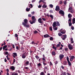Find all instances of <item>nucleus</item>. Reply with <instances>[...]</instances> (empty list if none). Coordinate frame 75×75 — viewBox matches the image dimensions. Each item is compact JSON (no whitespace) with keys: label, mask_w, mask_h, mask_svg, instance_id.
Listing matches in <instances>:
<instances>
[{"label":"nucleus","mask_w":75,"mask_h":75,"mask_svg":"<svg viewBox=\"0 0 75 75\" xmlns=\"http://www.w3.org/2000/svg\"><path fill=\"white\" fill-rule=\"evenodd\" d=\"M28 20L26 19H24V22L22 23V25L25 27L26 28H29L30 27V25L28 24Z\"/></svg>","instance_id":"obj_1"},{"label":"nucleus","mask_w":75,"mask_h":75,"mask_svg":"<svg viewBox=\"0 0 75 75\" xmlns=\"http://www.w3.org/2000/svg\"><path fill=\"white\" fill-rule=\"evenodd\" d=\"M32 21H31V20H30L29 21V23H30L31 24H34V23H35V21H36V19L35 16H33L32 17Z\"/></svg>","instance_id":"obj_2"},{"label":"nucleus","mask_w":75,"mask_h":75,"mask_svg":"<svg viewBox=\"0 0 75 75\" xmlns=\"http://www.w3.org/2000/svg\"><path fill=\"white\" fill-rule=\"evenodd\" d=\"M59 13L60 15H61L62 16H64V11L62 10H60L59 11Z\"/></svg>","instance_id":"obj_3"},{"label":"nucleus","mask_w":75,"mask_h":75,"mask_svg":"<svg viewBox=\"0 0 75 75\" xmlns=\"http://www.w3.org/2000/svg\"><path fill=\"white\" fill-rule=\"evenodd\" d=\"M64 55H63V54H59V60L60 61H62V59H63V58H64Z\"/></svg>","instance_id":"obj_4"},{"label":"nucleus","mask_w":75,"mask_h":75,"mask_svg":"<svg viewBox=\"0 0 75 75\" xmlns=\"http://www.w3.org/2000/svg\"><path fill=\"white\" fill-rule=\"evenodd\" d=\"M68 10L70 13H74V10H73V9H72V8L71 7L69 8Z\"/></svg>","instance_id":"obj_5"},{"label":"nucleus","mask_w":75,"mask_h":75,"mask_svg":"<svg viewBox=\"0 0 75 75\" xmlns=\"http://www.w3.org/2000/svg\"><path fill=\"white\" fill-rule=\"evenodd\" d=\"M38 21L39 23H41V25H42V24H43V21H42V19L41 18H39L38 20Z\"/></svg>","instance_id":"obj_6"},{"label":"nucleus","mask_w":75,"mask_h":75,"mask_svg":"<svg viewBox=\"0 0 75 75\" xmlns=\"http://www.w3.org/2000/svg\"><path fill=\"white\" fill-rule=\"evenodd\" d=\"M55 11H59L60 10V8H59V6H57L56 7V8L55 9Z\"/></svg>","instance_id":"obj_7"},{"label":"nucleus","mask_w":75,"mask_h":75,"mask_svg":"<svg viewBox=\"0 0 75 75\" xmlns=\"http://www.w3.org/2000/svg\"><path fill=\"white\" fill-rule=\"evenodd\" d=\"M68 47L69 48V50H72L73 49V47H72V45L70 44H69L68 45Z\"/></svg>","instance_id":"obj_8"},{"label":"nucleus","mask_w":75,"mask_h":75,"mask_svg":"<svg viewBox=\"0 0 75 75\" xmlns=\"http://www.w3.org/2000/svg\"><path fill=\"white\" fill-rule=\"evenodd\" d=\"M52 25L53 26V28H55V27H56L57 26V22L56 21H54L52 24Z\"/></svg>","instance_id":"obj_9"},{"label":"nucleus","mask_w":75,"mask_h":75,"mask_svg":"<svg viewBox=\"0 0 75 75\" xmlns=\"http://www.w3.org/2000/svg\"><path fill=\"white\" fill-rule=\"evenodd\" d=\"M10 69H11L12 71H14L15 70V67L13 66H12L10 68Z\"/></svg>","instance_id":"obj_10"},{"label":"nucleus","mask_w":75,"mask_h":75,"mask_svg":"<svg viewBox=\"0 0 75 75\" xmlns=\"http://www.w3.org/2000/svg\"><path fill=\"white\" fill-rule=\"evenodd\" d=\"M26 64L25 65V66H27V65H29V62L27 60L26 61V63H25Z\"/></svg>","instance_id":"obj_11"},{"label":"nucleus","mask_w":75,"mask_h":75,"mask_svg":"<svg viewBox=\"0 0 75 75\" xmlns=\"http://www.w3.org/2000/svg\"><path fill=\"white\" fill-rule=\"evenodd\" d=\"M44 38H48V37H50V35L48 34L45 35H44Z\"/></svg>","instance_id":"obj_12"},{"label":"nucleus","mask_w":75,"mask_h":75,"mask_svg":"<svg viewBox=\"0 0 75 75\" xmlns=\"http://www.w3.org/2000/svg\"><path fill=\"white\" fill-rule=\"evenodd\" d=\"M63 64L64 65H66L67 64V61H65L63 62Z\"/></svg>","instance_id":"obj_13"},{"label":"nucleus","mask_w":75,"mask_h":75,"mask_svg":"<svg viewBox=\"0 0 75 75\" xmlns=\"http://www.w3.org/2000/svg\"><path fill=\"white\" fill-rule=\"evenodd\" d=\"M52 55H54V56L56 55V53H55V51H53V52H52Z\"/></svg>","instance_id":"obj_14"},{"label":"nucleus","mask_w":75,"mask_h":75,"mask_svg":"<svg viewBox=\"0 0 75 75\" xmlns=\"http://www.w3.org/2000/svg\"><path fill=\"white\" fill-rule=\"evenodd\" d=\"M72 15H71V14L69 13L68 15V18H71V17H72Z\"/></svg>","instance_id":"obj_15"},{"label":"nucleus","mask_w":75,"mask_h":75,"mask_svg":"<svg viewBox=\"0 0 75 75\" xmlns=\"http://www.w3.org/2000/svg\"><path fill=\"white\" fill-rule=\"evenodd\" d=\"M72 24H75V18H73L72 19Z\"/></svg>","instance_id":"obj_16"},{"label":"nucleus","mask_w":75,"mask_h":75,"mask_svg":"<svg viewBox=\"0 0 75 75\" xmlns=\"http://www.w3.org/2000/svg\"><path fill=\"white\" fill-rule=\"evenodd\" d=\"M11 75H18V73H16L15 72H13L12 73Z\"/></svg>","instance_id":"obj_17"},{"label":"nucleus","mask_w":75,"mask_h":75,"mask_svg":"<svg viewBox=\"0 0 75 75\" xmlns=\"http://www.w3.org/2000/svg\"><path fill=\"white\" fill-rule=\"evenodd\" d=\"M70 41H71V42L73 43L74 42V41L73 40V38H71L70 39Z\"/></svg>","instance_id":"obj_18"},{"label":"nucleus","mask_w":75,"mask_h":75,"mask_svg":"<svg viewBox=\"0 0 75 75\" xmlns=\"http://www.w3.org/2000/svg\"><path fill=\"white\" fill-rule=\"evenodd\" d=\"M52 48H53V49H54V50H55L56 51L57 50V47H55V45H53V47H52Z\"/></svg>","instance_id":"obj_19"},{"label":"nucleus","mask_w":75,"mask_h":75,"mask_svg":"<svg viewBox=\"0 0 75 75\" xmlns=\"http://www.w3.org/2000/svg\"><path fill=\"white\" fill-rule=\"evenodd\" d=\"M68 62L69 65L70 67L71 66V62L69 61V62Z\"/></svg>","instance_id":"obj_20"},{"label":"nucleus","mask_w":75,"mask_h":75,"mask_svg":"<svg viewBox=\"0 0 75 75\" xmlns=\"http://www.w3.org/2000/svg\"><path fill=\"white\" fill-rule=\"evenodd\" d=\"M7 47V45H5L3 46V50H4L5 48H6V47Z\"/></svg>","instance_id":"obj_21"},{"label":"nucleus","mask_w":75,"mask_h":75,"mask_svg":"<svg viewBox=\"0 0 75 75\" xmlns=\"http://www.w3.org/2000/svg\"><path fill=\"white\" fill-rule=\"evenodd\" d=\"M26 10L28 12L29 11H30V8H27Z\"/></svg>","instance_id":"obj_22"},{"label":"nucleus","mask_w":75,"mask_h":75,"mask_svg":"<svg viewBox=\"0 0 75 75\" xmlns=\"http://www.w3.org/2000/svg\"><path fill=\"white\" fill-rule=\"evenodd\" d=\"M50 17H51L52 19H53L54 18V16L52 15H50L49 16Z\"/></svg>","instance_id":"obj_23"},{"label":"nucleus","mask_w":75,"mask_h":75,"mask_svg":"<svg viewBox=\"0 0 75 75\" xmlns=\"http://www.w3.org/2000/svg\"><path fill=\"white\" fill-rule=\"evenodd\" d=\"M40 75H45V73H44V72H42L40 74Z\"/></svg>","instance_id":"obj_24"},{"label":"nucleus","mask_w":75,"mask_h":75,"mask_svg":"<svg viewBox=\"0 0 75 75\" xmlns=\"http://www.w3.org/2000/svg\"><path fill=\"white\" fill-rule=\"evenodd\" d=\"M56 22H57L56 24L57 25V26H59L60 25V24L59 23V22L57 21Z\"/></svg>","instance_id":"obj_25"},{"label":"nucleus","mask_w":75,"mask_h":75,"mask_svg":"<svg viewBox=\"0 0 75 75\" xmlns=\"http://www.w3.org/2000/svg\"><path fill=\"white\" fill-rule=\"evenodd\" d=\"M58 35L59 36V37H61V36H62V34H61V33H60V32H59L58 33Z\"/></svg>","instance_id":"obj_26"},{"label":"nucleus","mask_w":75,"mask_h":75,"mask_svg":"<svg viewBox=\"0 0 75 75\" xmlns=\"http://www.w3.org/2000/svg\"><path fill=\"white\" fill-rule=\"evenodd\" d=\"M35 58H36L37 59V60H38V58H39V57L37 55H36V56H35Z\"/></svg>","instance_id":"obj_27"},{"label":"nucleus","mask_w":75,"mask_h":75,"mask_svg":"<svg viewBox=\"0 0 75 75\" xmlns=\"http://www.w3.org/2000/svg\"><path fill=\"white\" fill-rule=\"evenodd\" d=\"M70 58H71V59H74V58H75V56H71Z\"/></svg>","instance_id":"obj_28"},{"label":"nucleus","mask_w":75,"mask_h":75,"mask_svg":"<svg viewBox=\"0 0 75 75\" xmlns=\"http://www.w3.org/2000/svg\"><path fill=\"white\" fill-rule=\"evenodd\" d=\"M33 33L34 34H37L38 33V31L37 30H35V31H33Z\"/></svg>","instance_id":"obj_29"},{"label":"nucleus","mask_w":75,"mask_h":75,"mask_svg":"<svg viewBox=\"0 0 75 75\" xmlns=\"http://www.w3.org/2000/svg\"><path fill=\"white\" fill-rule=\"evenodd\" d=\"M42 7L43 8H46V7H47V6H46L45 4L42 6Z\"/></svg>","instance_id":"obj_30"},{"label":"nucleus","mask_w":75,"mask_h":75,"mask_svg":"<svg viewBox=\"0 0 75 75\" xmlns=\"http://www.w3.org/2000/svg\"><path fill=\"white\" fill-rule=\"evenodd\" d=\"M67 1L66 0H65L64 1V5H66V4H67Z\"/></svg>","instance_id":"obj_31"},{"label":"nucleus","mask_w":75,"mask_h":75,"mask_svg":"<svg viewBox=\"0 0 75 75\" xmlns=\"http://www.w3.org/2000/svg\"><path fill=\"white\" fill-rule=\"evenodd\" d=\"M49 6L50 8H53V5H52V4H50L49 5Z\"/></svg>","instance_id":"obj_32"},{"label":"nucleus","mask_w":75,"mask_h":75,"mask_svg":"<svg viewBox=\"0 0 75 75\" xmlns=\"http://www.w3.org/2000/svg\"><path fill=\"white\" fill-rule=\"evenodd\" d=\"M30 44H35V42L32 41L31 42V43H30Z\"/></svg>","instance_id":"obj_33"},{"label":"nucleus","mask_w":75,"mask_h":75,"mask_svg":"<svg viewBox=\"0 0 75 75\" xmlns=\"http://www.w3.org/2000/svg\"><path fill=\"white\" fill-rule=\"evenodd\" d=\"M37 65L38 67H40V66L41 65V64L40 63H38V64Z\"/></svg>","instance_id":"obj_34"},{"label":"nucleus","mask_w":75,"mask_h":75,"mask_svg":"<svg viewBox=\"0 0 75 75\" xmlns=\"http://www.w3.org/2000/svg\"><path fill=\"white\" fill-rule=\"evenodd\" d=\"M60 75H66V73H65V72H64L61 74Z\"/></svg>","instance_id":"obj_35"},{"label":"nucleus","mask_w":75,"mask_h":75,"mask_svg":"<svg viewBox=\"0 0 75 75\" xmlns=\"http://www.w3.org/2000/svg\"><path fill=\"white\" fill-rule=\"evenodd\" d=\"M50 30V31H52V27H50L49 28Z\"/></svg>","instance_id":"obj_36"},{"label":"nucleus","mask_w":75,"mask_h":75,"mask_svg":"<svg viewBox=\"0 0 75 75\" xmlns=\"http://www.w3.org/2000/svg\"><path fill=\"white\" fill-rule=\"evenodd\" d=\"M50 41H53V38L52 37H51L50 38Z\"/></svg>","instance_id":"obj_37"},{"label":"nucleus","mask_w":75,"mask_h":75,"mask_svg":"<svg viewBox=\"0 0 75 75\" xmlns=\"http://www.w3.org/2000/svg\"><path fill=\"white\" fill-rule=\"evenodd\" d=\"M46 59V57H42V61H45Z\"/></svg>","instance_id":"obj_38"},{"label":"nucleus","mask_w":75,"mask_h":75,"mask_svg":"<svg viewBox=\"0 0 75 75\" xmlns=\"http://www.w3.org/2000/svg\"><path fill=\"white\" fill-rule=\"evenodd\" d=\"M29 7H30V8H32V7H33V5H32V4H30L29 6Z\"/></svg>","instance_id":"obj_39"},{"label":"nucleus","mask_w":75,"mask_h":75,"mask_svg":"<svg viewBox=\"0 0 75 75\" xmlns=\"http://www.w3.org/2000/svg\"><path fill=\"white\" fill-rule=\"evenodd\" d=\"M13 55L16 56V57H17V53H13Z\"/></svg>","instance_id":"obj_40"},{"label":"nucleus","mask_w":75,"mask_h":75,"mask_svg":"<svg viewBox=\"0 0 75 75\" xmlns=\"http://www.w3.org/2000/svg\"><path fill=\"white\" fill-rule=\"evenodd\" d=\"M33 63L32 62H30V63L29 64V65H30L31 67H32V66H33Z\"/></svg>","instance_id":"obj_41"},{"label":"nucleus","mask_w":75,"mask_h":75,"mask_svg":"<svg viewBox=\"0 0 75 75\" xmlns=\"http://www.w3.org/2000/svg\"><path fill=\"white\" fill-rule=\"evenodd\" d=\"M45 70H46V71H48V68L47 67H46L44 68Z\"/></svg>","instance_id":"obj_42"},{"label":"nucleus","mask_w":75,"mask_h":75,"mask_svg":"<svg viewBox=\"0 0 75 75\" xmlns=\"http://www.w3.org/2000/svg\"><path fill=\"white\" fill-rule=\"evenodd\" d=\"M22 57L23 59L25 58V55H22Z\"/></svg>","instance_id":"obj_43"},{"label":"nucleus","mask_w":75,"mask_h":75,"mask_svg":"<svg viewBox=\"0 0 75 75\" xmlns=\"http://www.w3.org/2000/svg\"><path fill=\"white\" fill-rule=\"evenodd\" d=\"M60 33H62V34H65V31H61Z\"/></svg>","instance_id":"obj_44"},{"label":"nucleus","mask_w":75,"mask_h":75,"mask_svg":"<svg viewBox=\"0 0 75 75\" xmlns=\"http://www.w3.org/2000/svg\"><path fill=\"white\" fill-rule=\"evenodd\" d=\"M6 52L5 54H4V55H7V54H8V52H7V51H5Z\"/></svg>","instance_id":"obj_45"},{"label":"nucleus","mask_w":75,"mask_h":75,"mask_svg":"<svg viewBox=\"0 0 75 75\" xmlns=\"http://www.w3.org/2000/svg\"><path fill=\"white\" fill-rule=\"evenodd\" d=\"M15 37H16L17 38H18V35H17V34L16 33L15 34Z\"/></svg>","instance_id":"obj_46"},{"label":"nucleus","mask_w":75,"mask_h":75,"mask_svg":"<svg viewBox=\"0 0 75 75\" xmlns=\"http://www.w3.org/2000/svg\"><path fill=\"white\" fill-rule=\"evenodd\" d=\"M67 62L69 61V58H68V57H67Z\"/></svg>","instance_id":"obj_47"},{"label":"nucleus","mask_w":75,"mask_h":75,"mask_svg":"<svg viewBox=\"0 0 75 75\" xmlns=\"http://www.w3.org/2000/svg\"><path fill=\"white\" fill-rule=\"evenodd\" d=\"M50 65L51 66H52V65H53V64H52V63L51 62H50Z\"/></svg>","instance_id":"obj_48"},{"label":"nucleus","mask_w":75,"mask_h":75,"mask_svg":"<svg viewBox=\"0 0 75 75\" xmlns=\"http://www.w3.org/2000/svg\"><path fill=\"white\" fill-rule=\"evenodd\" d=\"M71 20H72V18H70L68 20V21H69V22H71Z\"/></svg>","instance_id":"obj_49"},{"label":"nucleus","mask_w":75,"mask_h":75,"mask_svg":"<svg viewBox=\"0 0 75 75\" xmlns=\"http://www.w3.org/2000/svg\"><path fill=\"white\" fill-rule=\"evenodd\" d=\"M72 25V23L70 22L69 23V26H71Z\"/></svg>","instance_id":"obj_50"},{"label":"nucleus","mask_w":75,"mask_h":75,"mask_svg":"<svg viewBox=\"0 0 75 75\" xmlns=\"http://www.w3.org/2000/svg\"><path fill=\"white\" fill-rule=\"evenodd\" d=\"M53 28V30H57V29H58V28Z\"/></svg>","instance_id":"obj_51"},{"label":"nucleus","mask_w":75,"mask_h":75,"mask_svg":"<svg viewBox=\"0 0 75 75\" xmlns=\"http://www.w3.org/2000/svg\"><path fill=\"white\" fill-rule=\"evenodd\" d=\"M64 38H67V35H63Z\"/></svg>","instance_id":"obj_52"},{"label":"nucleus","mask_w":75,"mask_h":75,"mask_svg":"<svg viewBox=\"0 0 75 75\" xmlns=\"http://www.w3.org/2000/svg\"><path fill=\"white\" fill-rule=\"evenodd\" d=\"M9 56V57H10V55L8 54L7 55V56H6V58H8V56Z\"/></svg>","instance_id":"obj_53"},{"label":"nucleus","mask_w":75,"mask_h":75,"mask_svg":"<svg viewBox=\"0 0 75 75\" xmlns=\"http://www.w3.org/2000/svg\"><path fill=\"white\" fill-rule=\"evenodd\" d=\"M71 30H74V26H72V27H71Z\"/></svg>","instance_id":"obj_54"},{"label":"nucleus","mask_w":75,"mask_h":75,"mask_svg":"<svg viewBox=\"0 0 75 75\" xmlns=\"http://www.w3.org/2000/svg\"><path fill=\"white\" fill-rule=\"evenodd\" d=\"M46 60H43L42 61V63H46Z\"/></svg>","instance_id":"obj_55"},{"label":"nucleus","mask_w":75,"mask_h":75,"mask_svg":"<svg viewBox=\"0 0 75 75\" xmlns=\"http://www.w3.org/2000/svg\"><path fill=\"white\" fill-rule=\"evenodd\" d=\"M56 46L57 47H59L60 46V44H58Z\"/></svg>","instance_id":"obj_56"},{"label":"nucleus","mask_w":75,"mask_h":75,"mask_svg":"<svg viewBox=\"0 0 75 75\" xmlns=\"http://www.w3.org/2000/svg\"><path fill=\"white\" fill-rule=\"evenodd\" d=\"M65 50L66 51H68V48H65Z\"/></svg>","instance_id":"obj_57"},{"label":"nucleus","mask_w":75,"mask_h":75,"mask_svg":"<svg viewBox=\"0 0 75 75\" xmlns=\"http://www.w3.org/2000/svg\"><path fill=\"white\" fill-rule=\"evenodd\" d=\"M24 67V68H25V69H28V67Z\"/></svg>","instance_id":"obj_58"},{"label":"nucleus","mask_w":75,"mask_h":75,"mask_svg":"<svg viewBox=\"0 0 75 75\" xmlns=\"http://www.w3.org/2000/svg\"><path fill=\"white\" fill-rule=\"evenodd\" d=\"M63 3V2L62 1H60V3H59V4H62Z\"/></svg>","instance_id":"obj_59"},{"label":"nucleus","mask_w":75,"mask_h":75,"mask_svg":"<svg viewBox=\"0 0 75 75\" xmlns=\"http://www.w3.org/2000/svg\"><path fill=\"white\" fill-rule=\"evenodd\" d=\"M43 64L44 65V66L46 65H47V64L46 63H43Z\"/></svg>","instance_id":"obj_60"},{"label":"nucleus","mask_w":75,"mask_h":75,"mask_svg":"<svg viewBox=\"0 0 75 75\" xmlns=\"http://www.w3.org/2000/svg\"><path fill=\"white\" fill-rule=\"evenodd\" d=\"M42 19L43 20V21H45V20H46L44 18H42Z\"/></svg>","instance_id":"obj_61"},{"label":"nucleus","mask_w":75,"mask_h":75,"mask_svg":"<svg viewBox=\"0 0 75 75\" xmlns=\"http://www.w3.org/2000/svg\"><path fill=\"white\" fill-rule=\"evenodd\" d=\"M42 6L41 5H39L38 6V8H41V7Z\"/></svg>","instance_id":"obj_62"},{"label":"nucleus","mask_w":75,"mask_h":75,"mask_svg":"<svg viewBox=\"0 0 75 75\" xmlns=\"http://www.w3.org/2000/svg\"><path fill=\"white\" fill-rule=\"evenodd\" d=\"M35 12H34V11H33L31 12L32 14H35Z\"/></svg>","instance_id":"obj_63"},{"label":"nucleus","mask_w":75,"mask_h":75,"mask_svg":"<svg viewBox=\"0 0 75 75\" xmlns=\"http://www.w3.org/2000/svg\"><path fill=\"white\" fill-rule=\"evenodd\" d=\"M31 16H31V14H29L28 15V17H31Z\"/></svg>","instance_id":"obj_64"}]
</instances>
